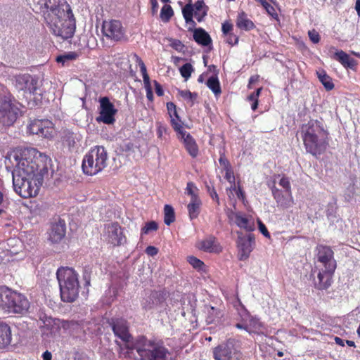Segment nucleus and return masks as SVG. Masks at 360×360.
Returning a JSON list of instances; mask_svg holds the SVG:
<instances>
[{"instance_id": "obj_1", "label": "nucleus", "mask_w": 360, "mask_h": 360, "mask_svg": "<svg viewBox=\"0 0 360 360\" xmlns=\"http://www.w3.org/2000/svg\"><path fill=\"white\" fill-rule=\"evenodd\" d=\"M131 340L124 341V345L117 342L119 356L133 360H169L171 353L162 339H148L141 335Z\"/></svg>"}, {"instance_id": "obj_2", "label": "nucleus", "mask_w": 360, "mask_h": 360, "mask_svg": "<svg viewBox=\"0 0 360 360\" xmlns=\"http://www.w3.org/2000/svg\"><path fill=\"white\" fill-rule=\"evenodd\" d=\"M17 162L12 176H28L36 178L37 184H42L44 178L49 176V171L51 169V160L45 154L37 151L34 148L24 149L20 155H14Z\"/></svg>"}, {"instance_id": "obj_3", "label": "nucleus", "mask_w": 360, "mask_h": 360, "mask_svg": "<svg viewBox=\"0 0 360 360\" xmlns=\"http://www.w3.org/2000/svg\"><path fill=\"white\" fill-rule=\"evenodd\" d=\"M329 131L319 120H309L301 125V137L307 153L319 156L326 152L329 146Z\"/></svg>"}, {"instance_id": "obj_4", "label": "nucleus", "mask_w": 360, "mask_h": 360, "mask_svg": "<svg viewBox=\"0 0 360 360\" xmlns=\"http://www.w3.org/2000/svg\"><path fill=\"white\" fill-rule=\"evenodd\" d=\"M30 304L27 297L8 288H0V309L8 314H25Z\"/></svg>"}, {"instance_id": "obj_5", "label": "nucleus", "mask_w": 360, "mask_h": 360, "mask_svg": "<svg viewBox=\"0 0 360 360\" xmlns=\"http://www.w3.org/2000/svg\"><path fill=\"white\" fill-rule=\"evenodd\" d=\"M108 166V151L104 146H95L83 157V174L95 176Z\"/></svg>"}, {"instance_id": "obj_6", "label": "nucleus", "mask_w": 360, "mask_h": 360, "mask_svg": "<svg viewBox=\"0 0 360 360\" xmlns=\"http://www.w3.org/2000/svg\"><path fill=\"white\" fill-rule=\"evenodd\" d=\"M20 109L12 103L11 95L7 89L0 84V123L11 126L16 121Z\"/></svg>"}, {"instance_id": "obj_7", "label": "nucleus", "mask_w": 360, "mask_h": 360, "mask_svg": "<svg viewBox=\"0 0 360 360\" xmlns=\"http://www.w3.org/2000/svg\"><path fill=\"white\" fill-rule=\"evenodd\" d=\"M212 356L215 360H243V352L236 341L229 339L212 349Z\"/></svg>"}, {"instance_id": "obj_8", "label": "nucleus", "mask_w": 360, "mask_h": 360, "mask_svg": "<svg viewBox=\"0 0 360 360\" xmlns=\"http://www.w3.org/2000/svg\"><path fill=\"white\" fill-rule=\"evenodd\" d=\"M36 178L28 176H18L13 175V185L15 191L22 198H32L38 193L39 188L42 184H37Z\"/></svg>"}, {"instance_id": "obj_9", "label": "nucleus", "mask_w": 360, "mask_h": 360, "mask_svg": "<svg viewBox=\"0 0 360 360\" xmlns=\"http://www.w3.org/2000/svg\"><path fill=\"white\" fill-rule=\"evenodd\" d=\"M50 10L53 12L59 20L58 22L63 26V28H58L53 32L56 35L61 37L63 39H68V30L64 24L68 20V4L65 0H47L46 11Z\"/></svg>"}, {"instance_id": "obj_10", "label": "nucleus", "mask_w": 360, "mask_h": 360, "mask_svg": "<svg viewBox=\"0 0 360 360\" xmlns=\"http://www.w3.org/2000/svg\"><path fill=\"white\" fill-rule=\"evenodd\" d=\"M39 321L43 323V325L41 326V337L46 341H50L51 338H55L61 326L65 327L64 323H65L58 319L48 316L45 314L40 315Z\"/></svg>"}, {"instance_id": "obj_11", "label": "nucleus", "mask_w": 360, "mask_h": 360, "mask_svg": "<svg viewBox=\"0 0 360 360\" xmlns=\"http://www.w3.org/2000/svg\"><path fill=\"white\" fill-rule=\"evenodd\" d=\"M103 236L107 243L112 245L113 247H119L127 242L124 229L117 221L105 225Z\"/></svg>"}, {"instance_id": "obj_12", "label": "nucleus", "mask_w": 360, "mask_h": 360, "mask_svg": "<svg viewBox=\"0 0 360 360\" xmlns=\"http://www.w3.org/2000/svg\"><path fill=\"white\" fill-rule=\"evenodd\" d=\"M99 116L96 118L98 122H103L107 124H112L115 122V116L117 110L110 102L108 97H101L99 99Z\"/></svg>"}, {"instance_id": "obj_13", "label": "nucleus", "mask_w": 360, "mask_h": 360, "mask_svg": "<svg viewBox=\"0 0 360 360\" xmlns=\"http://www.w3.org/2000/svg\"><path fill=\"white\" fill-rule=\"evenodd\" d=\"M238 238L236 241L238 252V259L240 261H246L248 259L251 252L255 248V236L253 234H248L247 237L243 236L242 232L238 231Z\"/></svg>"}, {"instance_id": "obj_14", "label": "nucleus", "mask_w": 360, "mask_h": 360, "mask_svg": "<svg viewBox=\"0 0 360 360\" xmlns=\"http://www.w3.org/2000/svg\"><path fill=\"white\" fill-rule=\"evenodd\" d=\"M102 32L107 38L114 41H120L124 37V29L119 20H104Z\"/></svg>"}, {"instance_id": "obj_15", "label": "nucleus", "mask_w": 360, "mask_h": 360, "mask_svg": "<svg viewBox=\"0 0 360 360\" xmlns=\"http://www.w3.org/2000/svg\"><path fill=\"white\" fill-rule=\"evenodd\" d=\"M29 131L44 138H51L53 136V124L49 120H34L28 127Z\"/></svg>"}, {"instance_id": "obj_16", "label": "nucleus", "mask_w": 360, "mask_h": 360, "mask_svg": "<svg viewBox=\"0 0 360 360\" xmlns=\"http://www.w3.org/2000/svg\"><path fill=\"white\" fill-rule=\"evenodd\" d=\"M318 262L323 264L324 268L337 269V262L334 259V252L330 247L319 244L316 247Z\"/></svg>"}, {"instance_id": "obj_17", "label": "nucleus", "mask_w": 360, "mask_h": 360, "mask_svg": "<svg viewBox=\"0 0 360 360\" xmlns=\"http://www.w3.org/2000/svg\"><path fill=\"white\" fill-rule=\"evenodd\" d=\"M15 86L19 90L28 92L30 94H38V80L29 74L15 77Z\"/></svg>"}, {"instance_id": "obj_18", "label": "nucleus", "mask_w": 360, "mask_h": 360, "mask_svg": "<svg viewBox=\"0 0 360 360\" xmlns=\"http://www.w3.org/2000/svg\"><path fill=\"white\" fill-rule=\"evenodd\" d=\"M195 248L212 254H219L222 252L223 248L219 243L217 238L213 235H209L203 238L202 240L195 243Z\"/></svg>"}, {"instance_id": "obj_19", "label": "nucleus", "mask_w": 360, "mask_h": 360, "mask_svg": "<svg viewBox=\"0 0 360 360\" xmlns=\"http://www.w3.org/2000/svg\"><path fill=\"white\" fill-rule=\"evenodd\" d=\"M177 138L183 142L184 148L190 156L195 158L199 155V148L194 137L184 129L178 132Z\"/></svg>"}, {"instance_id": "obj_20", "label": "nucleus", "mask_w": 360, "mask_h": 360, "mask_svg": "<svg viewBox=\"0 0 360 360\" xmlns=\"http://www.w3.org/2000/svg\"><path fill=\"white\" fill-rule=\"evenodd\" d=\"M66 224L64 219L58 217L52 223L49 232V240L52 243H58L65 236Z\"/></svg>"}, {"instance_id": "obj_21", "label": "nucleus", "mask_w": 360, "mask_h": 360, "mask_svg": "<svg viewBox=\"0 0 360 360\" xmlns=\"http://www.w3.org/2000/svg\"><path fill=\"white\" fill-rule=\"evenodd\" d=\"M111 326L114 334L122 341L132 339V335L129 333L128 323L124 319L112 320Z\"/></svg>"}, {"instance_id": "obj_22", "label": "nucleus", "mask_w": 360, "mask_h": 360, "mask_svg": "<svg viewBox=\"0 0 360 360\" xmlns=\"http://www.w3.org/2000/svg\"><path fill=\"white\" fill-rule=\"evenodd\" d=\"M336 269H330L323 268L319 271L318 282L316 283V288L319 290H325L330 287L332 278Z\"/></svg>"}, {"instance_id": "obj_23", "label": "nucleus", "mask_w": 360, "mask_h": 360, "mask_svg": "<svg viewBox=\"0 0 360 360\" xmlns=\"http://www.w3.org/2000/svg\"><path fill=\"white\" fill-rule=\"evenodd\" d=\"M331 50H335V52L331 58L339 61L345 68L353 70L357 65L356 60L354 59V58L350 57L349 55L344 51L337 50L334 46H331L330 51Z\"/></svg>"}, {"instance_id": "obj_24", "label": "nucleus", "mask_w": 360, "mask_h": 360, "mask_svg": "<svg viewBox=\"0 0 360 360\" xmlns=\"http://www.w3.org/2000/svg\"><path fill=\"white\" fill-rule=\"evenodd\" d=\"M68 267L61 266L56 272V276L60 288V299L63 302H68V278H66V274Z\"/></svg>"}, {"instance_id": "obj_25", "label": "nucleus", "mask_w": 360, "mask_h": 360, "mask_svg": "<svg viewBox=\"0 0 360 360\" xmlns=\"http://www.w3.org/2000/svg\"><path fill=\"white\" fill-rule=\"evenodd\" d=\"M78 275L72 268H69V302H74L78 297Z\"/></svg>"}, {"instance_id": "obj_26", "label": "nucleus", "mask_w": 360, "mask_h": 360, "mask_svg": "<svg viewBox=\"0 0 360 360\" xmlns=\"http://www.w3.org/2000/svg\"><path fill=\"white\" fill-rule=\"evenodd\" d=\"M167 299V293L165 291L154 290L149 296V301L142 304V307L146 310H149L153 308L154 306L164 302Z\"/></svg>"}, {"instance_id": "obj_27", "label": "nucleus", "mask_w": 360, "mask_h": 360, "mask_svg": "<svg viewBox=\"0 0 360 360\" xmlns=\"http://www.w3.org/2000/svg\"><path fill=\"white\" fill-rule=\"evenodd\" d=\"M236 27L242 31L248 32L253 30L255 27V25L252 20L249 18L248 13L241 11L237 14Z\"/></svg>"}, {"instance_id": "obj_28", "label": "nucleus", "mask_w": 360, "mask_h": 360, "mask_svg": "<svg viewBox=\"0 0 360 360\" xmlns=\"http://www.w3.org/2000/svg\"><path fill=\"white\" fill-rule=\"evenodd\" d=\"M12 340V334L10 326L6 323H0V349L8 347Z\"/></svg>"}, {"instance_id": "obj_29", "label": "nucleus", "mask_w": 360, "mask_h": 360, "mask_svg": "<svg viewBox=\"0 0 360 360\" xmlns=\"http://www.w3.org/2000/svg\"><path fill=\"white\" fill-rule=\"evenodd\" d=\"M193 39L197 44L202 46H208L212 43V39L209 34L202 28L194 30Z\"/></svg>"}, {"instance_id": "obj_30", "label": "nucleus", "mask_w": 360, "mask_h": 360, "mask_svg": "<svg viewBox=\"0 0 360 360\" xmlns=\"http://www.w3.org/2000/svg\"><path fill=\"white\" fill-rule=\"evenodd\" d=\"M133 58L135 59L136 63L139 65L140 70H141V72L142 73V77H143L145 89H150V87H152V86H151V84H150V77H149L148 74V71H147V68H146V65L144 64V63H143V60L141 59V58L139 57L137 55V53H134L133 54Z\"/></svg>"}, {"instance_id": "obj_31", "label": "nucleus", "mask_w": 360, "mask_h": 360, "mask_svg": "<svg viewBox=\"0 0 360 360\" xmlns=\"http://www.w3.org/2000/svg\"><path fill=\"white\" fill-rule=\"evenodd\" d=\"M201 206V198L195 200H190L187 205V209L188 211V217L191 220H193V219L197 218L198 217L200 212Z\"/></svg>"}, {"instance_id": "obj_32", "label": "nucleus", "mask_w": 360, "mask_h": 360, "mask_svg": "<svg viewBox=\"0 0 360 360\" xmlns=\"http://www.w3.org/2000/svg\"><path fill=\"white\" fill-rule=\"evenodd\" d=\"M194 18L201 22L207 14V10L202 0H198L193 5Z\"/></svg>"}, {"instance_id": "obj_33", "label": "nucleus", "mask_w": 360, "mask_h": 360, "mask_svg": "<svg viewBox=\"0 0 360 360\" xmlns=\"http://www.w3.org/2000/svg\"><path fill=\"white\" fill-rule=\"evenodd\" d=\"M319 81L326 91H331L335 87L331 77L327 75L325 70L317 72Z\"/></svg>"}, {"instance_id": "obj_34", "label": "nucleus", "mask_w": 360, "mask_h": 360, "mask_svg": "<svg viewBox=\"0 0 360 360\" xmlns=\"http://www.w3.org/2000/svg\"><path fill=\"white\" fill-rule=\"evenodd\" d=\"M236 225L248 231H252L255 229L254 222L249 221L248 218L242 215L236 216Z\"/></svg>"}, {"instance_id": "obj_35", "label": "nucleus", "mask_w": 360, "mask_h": 360, "mask_svg": "<svg viewBox=\"0 0 360 360\" xmlns=\"http://www.w3.org/2000/svg\"><path fill=\"white\" fill-rule=\"evenodd\" d=\"M207 86L214 93L215 96H219L221 93L219 78L217 76H212L207 79Z\"/></svg>"}, {"instance_id": "obj_36", "label": "nucleus", "mask_w": 360, "mask_h": 360, "mask_svg": "<svg viewBox=\"0 0 360 360\" xmlns=\"http://www.w3.org/2000/svg\"><path fill=\"white\" fill-rule=\"evenodd\" d=\"M183 18L185 21L188 24H191L195 26V20H193V18L194 16V8L193 5L191 4H186L182 10Z\"/></svg>"}, {"instance_id": "obj_37", "label": "nucleus", "mask_w": 360, "mask_h": 360, "mask_svg": "<svg viewBox=\"0 0 360 360\" xmlns=\"http://www.w3.org/2000/svg\"><path fill=\"white\" fill-rule=\"evenodd\" d=\"M164 221L166 225H170L175 221V212L172 205L166 204L164 207Z\"/></svg>"}, {"instance_id": "obj_38", "label": "nucleus", "mask_w": 360, "mask_h": 360, "mask_svg": "<svg viewBox=\"0 0 360 360\" xmlns=\"http://www.w3.org/2000/svg\"><path fill=\"white\" fill-rule=\"evenodd\" d=\"M271 193L276 202L280 204L283 207L287 208L290 205L284 201V196L282 191L276 187L275 185L271 186Z\"/></svg>"}, {"instance_id": "obj_39", "label": "nucleus", "mask_w": 360, "mask_h": 360, "mask_svg": "<svg viewBox=\"0 0 360 360\" xmlns=\"http://www.w3.org/2000/svg\"><path fill=\"white\" fill-rule=\"evenodd\" d=\"M198 188L195 186V183L190 181L186 184V188L185 189V194L190 196V200H195V199L200 198L198 195Z\"/></svg>"}, {"instance_id": "obj_40", "label": "nucleus", "mask_w": 360, "mask_h": 360, "mask_svg": "<svg viewBox=\"0 0 360 360\" xmlns=\"http://www.w3.org/2000/svg\"><path fill=\"white\" fill-rule=\"evenodd\" d=\"M188 263L193 266V267L199 271H205L206 266L205 264L198 257L195 256H188L187 257Z\"/></svg>"}, {"instance_id": "obj_41", "label": "nucleus", "mask_w": 360, "mask_h": 360, "mask_svg": "<svg viewBox=\"0 0 360 360\" xmlns=\"http://www.w3.org/2000/svg\"><path fill=\"white\" fill-rule=\"evenodd\" d=\"M174 15V11L172 10V6L165 4L162 6L160 10V17L161 20L164 22H168L171 20L172 17Z\"/></svg>"}, {"instance_id": "obj_42", "label": "nucleus", "mask_w": 360, "mask_h": 360, "mask_svg": "<svg viewBox=\"0 0 360 360\" xmlns=\"http://www.w3.org/2000/svg\"><path fill=\"white\" fill-rule=\"evenodd\" d=\"M219 311L218 309H216L213 307H207V316L206 321L207 323L210 324L213 323L216 319H219Z\"/></svg>"}, {"instance_id": "obj_43", "label": "nucleus", "mask_w": 360, "mask_h": 360, "mask_svg": "<svg viewBox=\"0 0 360 360\" xmlns=\"http://www.w3.org/2000/svg\"><path fill=\"white\" fill-rule=\"evenodd\" d=\"M170 118L172 127L176 133L184 129L183 124L181 121L180 117L178 115L177 110H176L175 114L172 115Z\"/></svg>"}, {"instance_id": "obj_44", "label": "nucleus", "mask_w": 360, "mask_h": 360, "mask_svg": "<svg viewBox=\"0 0 360 360\" xmlns=\"http://www.w3.org/2000/svg\"><path fill=\"white\" fill-rule=\"evenodd\" d=\"M179 95L184 99L188 100L191 105H193L195 100L198 97V93L191 92L189 90H181L179 91Z\"/></svg>"}, {"instance_id": "obj_45", "label": "nucleus", "mask_w": 360, "mask_h": 360, "mask_svg": "<svg viewBox=\"0 0 360 360\" xmlns=\"http://www.w3.org/2000/svg\"><path fill=\"white\" fill-rule=\"evenodd\" d=\"M225 174L224 178L227 181H229L231 184V189L236 190V177L234 176L233 170L231 166L230 168L226 169L224 170Z\"/></svg>"}, {"instance_id": "obj_46", "label": "nucleus", "mask_w": 360, "mask_h": 360, "mask_svg": "<svg viewBox=\"0 0 360 360\" xmlns=\"http://www.w3.org/2000/svg\"><path fill=\"white\" fill-rule=\"evenodd\" d=\"M194 69L191 63L184 64L179 69L181 77L185 79H189Z\"/></svg>"}, {"instance_id": "obj_47", "label": "nucleus", "mask_w": 360, "mask_h": 360, "mask_svg": "<svg viewBox=\"0 0 360 360\" xmlns=\"http://www.w3.org/2000/svg\"><path fill=\"white\" fill-rule=\"evenodd\" d=\"M262 6L264 8L266 12L269 15H270V16L272 18L276 20L277 21H279V18H278L277 11H276V9L274 8V7L272 5H271L270 4L268 3L267 1H266L264 2V4H263Z\"/></svg>"}, {"instance_id": "obj_48", "label": "nucleus", "mask_w": 360, "mask_h": 360, "mask_svg": "<svg viewBox=\"0 0 360 360\" xmlns=\"http://www.w3.org/2000/svg\"><path fill=\"white\" fill-rule=\"evenodd\" d=\"M158 229V224L154 221L147 222L141 229L142 234H148L150 231H156Z\"/></svg>"}, {"instance_id": "obj_49", "label": "nucleus", "mask_w": 360, "mask_h": 360, "mask_svg": "<svg viewBox=\"0 0 360 360\" xmlns=\"http://www.w3.org/2000/svg\"><path fill=\"white\" fill-rule=\"evenodd\" d=\"M207 191L212 200L215 201L219 205L220 204L219 195L213 186L207 185Z\"/></svg>"}, {"instance_id": "obj_50", "label": "nucleus", "mask_w": 360, "mask_h": 360, "mask_svg": "<svg viewBox=\"0 0 360 360\" xmlns=\"http://www.w3.org/2000/svg\"><path fill=\"white\" fill-rule=\"evenodd\" d=\"M238 36L232 32L226 35L225 42L231 46L236 45L238 43Z\"/></svg>"}, {"instance_id": "obj_51", "label": "nucleus", "mask_w": 360, "mask_h": 360, "mask_svg": "<svg viewBox=\"0 0 360 360\" xmlns=\"http://www.w3.org/2000/svg\"><path fill=\"white\" fill-rule=\"evenodd\" d=\"M279 185H281L290 195H291V186L290 183L286 176H283L279 181Z\"/></svg>"}, {"instance_id": "obj_52", "label": "nucleus", "mask_w": 360, "mask_h": 360, "mask_svg": "<svg viewBox=\"0 0 360 360\" xmlns=\"http://www.w3.org/2000/svg\"><path fill=\"white\" fill-rule=\"evenodd\" d=\"M218 161L220 165L222 166V167L224 168V171L231 167V162L226 158L224 153H220V156Z\"/></svg>"}, {"instance_id": "obj_53", "label": "nucleus", "mask_w": 360, "mask_h": 360, "mask_svg": "<svg viewBox=\"0 0 360 360\" xmlns=\"http://www.w3.org/2000/svg\"><path fill=\"white\" fill-rule=\"evenodd\" d=\"M157 136L159 139H162L164 134H166L167 128L165 124L157 122Z\"/></svg>"}, {"instance_id": "obj_54", "label": "nucleus", "mask_w": 360, "mask_h": 360, "mask_svg": "<svg viewBox=\"0 0 360 360\" xmlns=\"http://www.w3.org/2000/svg\"><path fill=\"white\" fill-rule=\"evenodd\" d=\"M308 36L314 44H318L321 39L319 34L315 30H309L308 32Z\"/></svg>"}, {"instance_id": "obj_55", "label": "nucleus", "mask_w": 360, "mask_h": 360, "mask_svg": "<svg viewBox=\"0 0 360 360\" xmlns=\"http://www.w3.org/2000/svg\"><path fill=\"white\" fill-rule=\"evenodd\" d=\"M221 30L223 34L226 36V34L230 33L233 30V25L228 21H225L222 24Z\"/></svg>"}, {"instance_id": "obj_56", "label": "nucleus", "mask_w": 360, "mask_h": 360, "mask_svg": "<svg viewBox=\"0 0 360 360\" xmlns=\"http://www.w3.org/2000/svg\"><path fill=\"white\" fill-rule=\"evenodd\" d=\"M258 224H259V230L260 233L262 234H263L264 236H266V238H270L271 235L269 233V231H268V229H266V227L264 224V223L259 220Z\"/></svg>"}, {"instance_id": "obj_57", "label": "nucleus", "mask_w": 360, "mask_h": 360, "mask_svg": "<svg viewBox=\"0 0 360 360\" xmlns=\"http://www.w3.org/2000/svg\"><path fill=\"white\" fill-rule=\"evenodd\" d=\"M153 84L155 86V91L158 96H162L164 95V90L161 84L158 82L157 80H153Z\"/></svg>"}, {"instance_id": "obj_58", "label": "nucleus", "mask_w": 360, "mask_h": 360, "mask_svg": "<svg viewBox=\"0 0 360 360\" xmlns=\"http://www.w3.org/2000/svg\"><path fill=\"white\" fill-rule=\"evenodd\" d=\"M167 110L169 117H172V114L176 112V105L172 102H168L166 103Z\"/></svg>"}, {"instance_id": "obj_59", "label": "nucleus", "mask_w": 360, "mask_h": 360, "mask_svg": "<svg viewBox=\"0 0 360 360\" xmlns=\"http://www.w3.org/2000/svg\"><path fill=\"white\" fill-rule=\"evenodd\" d=\"M145 251L148 256L154 257L158 254L159 250L154 246H148Z\"/></svg>"}, {"instance_id": "obj_60", "label": "nucleus", "mask_w": 360, "mask_h": 360, "mask_svg": "<svg viewBox=\"0 0 360 360\" xmlns=\"http://www.w3.org/2000/svg\"><path fill=\"white\" fill-rule=\"evenodd\" d=\"M74 360H89V356L82 352H77L75 354Z\"/></svg>"}, {"instance_id": "obj_61", "label": "nucleus", "mask_w": 360, "mask_h": 360, "mask_svg": "<svg viewBox=\"0 0 360 360\" xmlns=\"http://www.w3.org/2000/svg\"><path fill=\"white\" fill-rule=\"evenodd\" d=\"M259 79V75H256L251 76L248 80V89H252V84L256 82H258Z\"/></svg>"}, {"instance_id": "obj_62", "label": "nucleus", "mask_w": 360, "mask_h": 360, "mask_svg": "<svg viewBox=\"0 0 360 360\" xmlns=\"http://www.w3.org/2000/svg\"><path fill=\"white\" fill-rule=\"evenodd\" d=\"M34 2L39 6V9L44 12L43 9L47 8V0H34Z\"/></svg>"}, {"instance_id": "obj_63", "label": "nucleus", "mask_w": 360, "mask_h": 360, "mask_svg": "<svg viewBox=\"0 0 360 360\" xmlns=\"http://www.w3.org/2000/svg\"><path fill=\"white\" fill-rule=\"evenodd\" d=\"M82 53V51L79 50L77 51H70L69 52V60H75L78 58L80 55Z\"/></svg>"}, {"instance_id": "obj_64", "label": "nucleus", "mask_w": 360, "mask_h": 360, "mask_svg": "<svg viewBox=\"0 0 360 360\" xmlns=\"http://www.w3.org/2000/svg\"><path fill=\"white\" fill-rule=\"evenodd\" d=\"M56 60L58 63H62L63 65H64L65 61L68 60V53H65L63 55L58 56L56 58Z\"/></svg>"}]
</instances>
